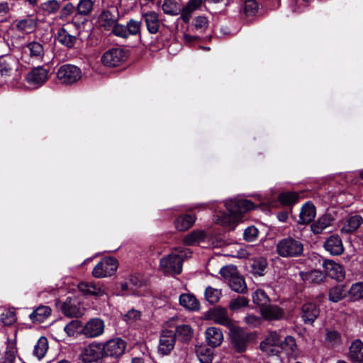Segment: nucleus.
Segmentation results:
<instances>
[{
    "label": "nucleus",
    "mask_w": 363,
    "mask_h": 363,
    "mask_svg": "<svg viewBox=\"0 0 363 363\" xmlns=\"http://www.w3.org/2000/svg\"><path fill=\"white\" fill-rule=\"evenodd\" d=\"M104 354L110 357H119L124 353L126 343L121 338L110 340L102 344Z\"/></svg>",
    "instance_id": "obj_9"
},
{
    "label": "nucleus",
    "mask_w": 363,
    "mask_h": 363,
    "mask_svg": "<svg viewBox=\"0 0 363 363\" xmlns=\"http://www.w3.org/2000/svg\"><path fill=\"white\" fill-rule=\"evenodd\" d=\"M179 303L189 311H198L200 305L196 297L190 294H183L179 297Z\"/></svg>",
    "instance_id": "obj_33"
},
{
    "label": "nucleus",
    "mask_w": 363,
    "mask_h": 363,
    "mask_svg": "<svg viewBox=\"0 0 363 363\" xmlns=\"http://www.w3.org/2000/svg\"><path fill=\"white\" fill-rule=\"evenodd\" d=\"M205 337L208 345L213 347L220 346L223 341V332L216 327L208 328L205 331Z\"/></svg>",
    "instance_id": "obj_23"
},
{
    "label": "nucleus",
    "mask_w": 363,
    "mask_h": 363,
    "mask_svg": "<svg viewBox=\"0 0 363 363\" xmlns=\"http://www.w3.org/2000/svg\"><path fill=\"white\" fill-rule=\"evenodd\" d=\"M319 313V308L313 303H307L302 306L301 318L306 324H312Z\"/></svg>",
    "instance_id": "obj_25"
},
{
    "label": "nucleus",
    "mask_w": 363,
    "mask_h": 363,
    "mask_svg": "<svg viewBox=\"0 0 363 363\" xmlns=\"http://www.w3.org/2000/svg\"><path fill=\"white\" fill-rule=\"evenodd\" d=\"M47 50L44 44L39 41H31L25 48V52L28 54L30 60L41 62L44 60Z\"/></svg>",
    "instance_id": "obj_11"
},
{
    "label": "nucleus",
    "mask_w": 363,
    "mask_h": 363,
    "mask_svg": "<svg viewBox=\"0 0 363 363\" xmlns=\"http://www.w3.org/2000/svg\"><path fill=\"white\" fill-rule=\"evenodd\" d=\"M104 357L102 343L93 342L85 347L80 354L84 363H99Z\"/></svg>",
    "instance_id": "obj_5"
},
{
    "label": "nucleus",
    "mask_w": 363,
    "mask_h": 363,
    "mask_svg": "<svg viewBox=\"0 0 363 363\" xmlns=\"http://www.w3.org/2000/svg\"><path fill=\"white\" fill-rule=\"evenodd\" d=\"M48 349V342L46 337H41L34 347L33 353L38 359H42L46 354Z\"/></svg>",
    "instance_id": "obj_45"
},
{
    "label": "nucleus",
    "mask_w": 363,
    "mask_h": 363,
    "mask_svg": "<svg viewBox=\"0 0 363 363\" xmlns=\"http://www.w3.org/2000/svg\"><path fill=\"white\" fill-rule=\"evenodd\" d=\"M118 21V18L117 15L111 13L108 10L103 11L99 17V26L106 30H111Z\"/></svg>",
    "instance_id": "obj_29"
},
{
    "label": "nucleus",
    "mask_w": 363,
    "mask_h": 363,
    "mask_svg": "<svg viewBox=\"0 0 363 363\" xmlns=\"http://www.w3.org/2000/svg\"><path fill=\"white\" fill-rule=\"evenodd\" d=\"M298 199V195L296 192H285L279 196V201L284 205H291Z\"/></svg>",
    "instance_id": "obj_55"
},
{
    "label": "nucleus",
    "mask_w": 363,
    "mask_h": 363,
    "mask_svg": "<svg viewBox=\"0 0 363 363\" xmlns=\"http://www.w3.org/2000/svg\"><path fill=\"white\" fill-rule=\"evenodd\" d=\"M141 26L142 23L140 21H138L135 19H130L127 24L126 28L128 33V35H138L141 33Z\"/></svg>",
    "instance_id": "obj_52"
},
{
    "label": "nucleus",
    "mask_w": 363,
    "mask_h": 363,
    "mask_svg": "<svg viewBox=\"0 0 363 363\" xmlns=\"http://www.w3.org/2000/svg\"><path fill=\"white\" fill-rule=\"evenodd\" d=\"M346 294V290L342 285L336 286L329 291V299L332 302H338L342 300Z\"/></svg>",
    "instance_id": "obj_47"
},
{
    "label": "nucleus",
    "mask_w": 363,
    "mask_h": 363,
    "mask_svg": "<svg viewBox=\"0 0 363 363\" xmlns=\"http://www.w3.org/2000/svg\"><path fill=\"white\" fill-rule=\"evenodd\" d=\"M104 331V321L99 318H93L88 321L83 328V334L86 337H95Z\"/></svg>",
    "instance_id": "obj_16"
},
{
    "label": "nucleus",
    "mask_w": 363,
    "mask_h": 363,
    "mask_svg": "<svg viewBox=\"0 0 363 363\" xmlns=\"http://www.w3.org/2000/svg\"><path fill=\"white\" fill-rule=\"evenodd\" d=\"M0 321L6 326L13 324L16 321L14 310L11 308H0Z\"/></svg>",
    "instance_id": "obj_41"
},
{
    "label": "nucleus",
    "mask_w": 363,
    "mask_h": 363,
    "mask_svg": "<svg viewBox=\"0 0 363 363\" xmlns=\"http://www.w3.org/2000/svg\"><path fill=\"white\" fill-rule=\"evenodd\" d=\"M262 316L267 320H278L284 318L285 313L281 307L268 304L260 308Z\"/></svg>",
    "instance_id": "obj_22"
},
{
    "label": "nucleus",
    "mask_w": 363,
    "mask_h": 363,
    "mask_svg": "<svg viewBox=\"0 0 363 363\" xmlns=\"http://www.w3.org/2000/svg\"><path fill=\"white\" fill-rule=\"evenodd\" d=\"M80 327V322L77 320H73L65 326L64 330L69 336H73L76 330Z\"/></svg>",
    "instance_id": "obj_62"
},
{
    "label": "nucleus",
    "mask_w": 363,
    "mask_h": 363,
    "mask_svg": "<svg viewBox=\"0 0 363 363\" xmlns=\"http://www.w3.org/2000/svg\"><path fill=\"white\" fill-rule=\"evenodd\" d=\"M196 221V216L191 214H182L174 220L175 229L179 232H184L191 228Z\"/></svg>",
    "instance_id": "obj_26"
},
{
    "label": "nucleus",
    "mask_w": 363,
    "mask_h": 363,
    "mask_svg": "<svg viewBox=\"0 0 363 363\" xmlns=\"http://www.w3.org/2000/svg\"><path fill=\"white\" fill-rule=\"evenodd\" d=\"M277 252L282 257L300 256L303 252V245L300 240L288 237L278 242Z\"/></svg>",
    "instance_id": "obj_3"
},
{
    "label": "nucleus",
    "mask_w": 363,
    "mask_h": 363,
    "mask_svg": "<svg viewBox=\"0 0 363 363\" xmlns=\"http://www.w3.org/2000/svg\"><path fill=\"white\" fill-rule=\"evenodd\" d=\"M26 79L31 85H42L48 79V70L42 67H35L27 74Z\"/></svg>",
    "instance_id": "obj_19"
},
{
    "label": "nucleus",
    "mask_w": 363,
    "mask_h": 363,
    "mask_svg": "<svg viewBox=\"0 0 363 363\" xmlns=\"http://www.w3.org/2000/svg\"><path fill=\"white\" fill-rule=\"evenodd\" d=\"M118 267V260L111 257L103 258L94 268L92 275L96 278H104L113 275Z\"/></svg>",
    "instance_id": "obj_4"
},
{
    "label": "nucleus",
    "mask_w": 363,
    "mask_h": 363,
    "mask_svg": "<svg viewBox=\"0 0 363 363\" xmlns=\"http://www.w3.org/2000/svg\"><path fill=\"white\" fill-rule=\"evenodd\" d=\"M57 77L63 84H72L81 78L82 73L77 66L65 65L58 69Z\"/></svg>",
    "instance_id": "obj_7"
},
{
    "label": "nucleus",
    "mask_w": 363,
    "mask_h": 363,
    "mask_svg": "<svg viewBox=\"0 0 363 363\" xmlns=\"http://www.w3.org/2000/svg\"><path fill=\"white\" fill-rule=\"evenodd\" d=\"M77 288L84 294L94 296H101L106 291L103 284L92 281H81L78 284Z\"/></svg>",
    "instance_id": "obj_12"
},
{
    "label": "nucleus",
    "mask_w": 363,
    "mask_h": 363,
    "mask_svg": "<svg viewBox=\"0 0 363 363\" xmlns=\"http://www.w3.org/2000/svg\"><path fill=\"white\" fill-rule=\"evenodd\" d=\"M363 223V218L359 215L349 216L345 220L340 229L342 233L349 234L356 231Z\"/></svg>",
    "instance_id": "obj_27"
},
{
    "label": "nucleus",
    "mask_w": 363,
    "mask_h": 363,
    "mask_svg": "<svg viewBox=\"0 0 363 363\" xmlns=\"http://www.w3.org/2000/svg\"><path fill=\"white\" fill-rule=\"evenodd\" d=\"M304 281L309 284H320L325 279V275L318 270H313L302 274Z\"/></svg>",
    "instance_id": "obj_43"
},
{
    "label": "nucleus",
    "mask_w": 363,
    "mask_h": 363,
    "mask_svg": "<svg viewBox=\"0 0 363 363\" xmlns=\"http://www.w3.org/2000/svg\"><path fill=\"white\" fill-rule=\"evenodd\" d=\"M141 19L149 33L155 35L160 32L162 22L159 13L155 11H143L141 13Z\"/></svg>",
    "instance_id": "obj_8"
},
{
    "label": "nucleus",
    "mask_w": 363,
    "mask_h": 363,
    "mask_svg": "<svg viewBox=\"0 0 363 363\" xmlns=\"http://www.w3.org/2000/svg\"><path fill=\"white\" fill-rule=\"evenodd\" d=\"M349 357L354 363L363 362V342L362 341L357 340L352 343Z\"/></svg>",
    "instance_id": "obj_30"
},
{
    "label": "nucleus",
    "mask_w": 363,
    "mask_h": 363,
    "mask_svg": "<svg viewBox=\"0 0 363 363\" xmlns=\"http://www.w3.org/2000/svg\"><path fill=\"white\" fill-rule=\"evenodd\" d=\"M140 318V312L136 310H130L125 315L124 319L126 321H135Z\"/></svg>",
    "instance_id": "obj_64"
},
{
    "label": "nucleus",
    "mask_w": 363,
    "mask_h": 363,
    "mask_svg": "<svg viewBox=\"0 0 363 363\" xmlns=\"http://www.w3.org/2000/svg\"><path fill=\"white\" fill-rule=\"evenodd\" d=\"M333 220V218L330 215H323L311 225V230L315 234H320L331 225Z\"/></svg>",
    "instance_id": "obj_31"
},
{
    "label": "nucleus",
    "mask_w": 363,
    "mask_h": 363,
    "mask_svg": "<svg viewBox=\"0 0 363 363\" xmlns=\"http://www.w3.org/2000/svg\"><path fill=\"white\" fill-rule=\"evenodd\" d=\"M323 267L326 274L332 279L341 281L345 278V272L343 267L333 260H325Z\"/></svg>",
    "instance_id": "obj_14"
},
{
    "label": "nucleus",
    "mask_w": 363,
    "mask_h": 363,
    "mask_svg": "<svg viewBox=\"0 0 363 363\" xmlns=\"http://www.w3.org/2000/svg\"><path fill=\"white\" fill-rule=\"evenodd\" d=\"M259 235V230L258 229L252 225L250 227H247L243 233V238L247 242H253L255 241Z\"/></svg>",
    "instance_id": "obj_58"
},
{
    "label": "nucleus",
    "mask_w": 363,
    "mask_h": 363,
    "mask_svg": "<svg viewBox=\"0 0 363 363\" xmlns=\"http://www.w3.org/2000/svg\"><path fill=\"white\" fill-rule=\"evenodd\" d=\"M0 363H23L18 354V349L15 340H8L7 346Z\"/></svg>",
    "instance_id": "obj_17"
},
{
    "label": "nucleus",
    "mask_w": 363,
    "mask_h": 363,
    "mask_svg": "<svg viewBox=\"0 0 363 363\" xmlns=\"http://www.w3.org/2000/svg\"><path fill=\"white\" fill-rule=\"evenodd\" d=\"M62 313L68 317H78L83 314L77 300L67 298L61 306Z\"/></svg>",
    "instance_id": "obj_21"
},
{
    "label": "nucleus",
    "mask_w": 363,
    "mask_h": 363,
    "mask_svg": "<svg viewBox=\"0 0 363 363\" xmlns=\"http://www.w3.org/2000/svg\"><path fill=\"white\" fill-rule=\"evenodd\" d=\"M220 274L226 282L238 274V269L234 265H228L222 267L220 270Z\"/></svg>",
    "instance_id": "obj_53"
},
{
    "label": "nucleus",
    "mask_w": 363,
    "mask_h": 363,
    "mask_svg": "<svg viewBox=\"0 0 363 363\" xmlns=\"http://www.w3.org/2000/svg\"><path fill=\"white\" fill-rule=\"evenodd\" d=\"M176 334L182 341L188 342L192 338L194 330L189 325H181L177 327Z\"/></svg>",
    "instance_id": "obj_44"
},
{
    "label": "nucleus",
    "mask_w": 363,
    "mask_h": 363,
    "mask_svg": "<svg viewBox=\"0 0 363 363\" xmlns=\"http://www.w3.org/2000/svg\"><path fill=\"white\" fill-rule=\"evenodd\" d=\"M203 0H188L186 4L181 8L180 18L185 23H189L195 11L203 4Z\"/></svg>",
    "instance_id": "obj_20"
},
{
    "label": "nucleus",
    "mask_w": 363,
    "mask_h": 363,
    "mask_svg": "<svg viewBox=\"0 0 363 363\" xmlns=\"http://www.w3.org/2000/svg\"><path fill=\"white\" fill-rule=\"evenodd\" d=\"M350 298L353 300H359L363 298V283L358 282L353 284L348 291Z\"/></svg>",
    "instance_id": "obj_49"
},
{
    "label": "nucleus",
    "mask_w": 363,
    "mask_h": 363,
    "mask_svg": "<svg viewBox=\"0 0 363 363\" xmlns=\"http://www.w3.org/2000/svg\"><path fill=\"white\" fill-rule=\"evenodd\" d=\"M196 353L201 363H211L213 359V351L206 345H199L196 348Z\"/></svg>",
    "instance_id": "obj_38"
},
{
    "label": "nucleus",
    "mask_w": 363,
    "mask_h": 363,
    "mask_svg": "<svg viewBox=\"0 0 363 363\" xmlns=\"http://www.w3.org/2000/svg\"><path fill=\"white\" fill-rule=\"evenodd\" d=\"M281 337L277 332H269L260 343V349L267 355H277L281 352Z\"/></svg>",
    "instance_id": "obj_6"
},
{
    "label": "nucleus",
    "mask_w": 363,
    "mask_h": 363,
    "mask_svg": "<svg viewBox=\"0 0 363 363\" xmlns=\"http://www.w3.org/2000/svg\"><path fill=\"white\" fill-rule=\"evenodd\" d=\"M74 11V6L72 3H67L61 9L59 18L62 20H66L72 14Z\"/></svg>",
    "instance_id": "obj_61"
},
{
    "label": "nucleus",
    "mask_w": 363,
    "mask_h": 363,
    "mask_svg": "<svg viewBox=\"0 0 363 363\" xmlns=\"http://www.w3.org/2000/svg\"><path fill=\"white\" fill-rule=\"evenodd\" d=\"M186 257V252L184 250L178 253L172 252L160 259V269L165 274H179L182 271V263Z\"/></svg>",
    "instance_id": "obj_2"
},
{
    "label": "nucleus",
    "mask_w": 363,
    "mask_h": 363,
    "mask_svg": "<svg viewBox=\"0 0 363 363\" xmlns=\"http://www.w3.org/2000/svg\"><path fill=\"white\" fill-rule=\"evenodd\" d=\"M94 1L92 0H80L77 5L79 14L86 16L91 13L93 9Z\"/></svg>",
    "instance_id": "obj_54"
},
{
    "label": "nucleus",
    "mask_w": 363,
    "mask_h": 363,
    "mask_svg": "<svg viewBox=\"0 0 363 363\" xmlns=\"http://www.w3.org/2000/svg\"><path fill=\"white\" fill-rule=\"evenodd\" d=\"M206 234L203 230H194L186 235L184 238V243L186 245H194L204 240Z\"/></svg>",
    "instance_id": "obj_40"
},
{
    "label": "nucleus",
    "mask_w": 363,
    "mask_h": 363,
    "mask_svg": "<svg viewBox=\"0 0 363 363\" xmlns=\"http://www.w3.org/2000/svg\"><path fill=\"white\" fill-rule=\"evenodd\" d=\"M324 247L332 255H340L344 252L342 240L338 235H331L328 238L324 243Z\"/></svg>",
    "instance_id": "obj_24"
},
{
    "label": "nucleus",
    "mask_w": 363,
    "mask_h": 363,
    "mask_svg": "<svg viewBox=\"0 0 363 363\" xmlns=\"http://www.w3.org/2000/svg\"><path fill=\"white\" fill-rule=\"evenodd\" d=\"M252 301L255 304L262 308L267 306L270 300L269 296L263 290L258 289L253 293Z\"/></svg>",
    "instance_id": "obj_48"
},
{
    "label": "nucleus",
    "mask_w": 363,
    "mask_h": 363,
    "mask_svg": "<svg viewBox=\"0 0 363 363\" xmlns=\"http://www.w3.org/2000/svg\"><path fill=\"white\" fill-rule=\"evenodd\" d=\"M176 334L173 331H164L160 336L158 351L163 355L168 354L174 348Z\"/></svg>",
    "instance_id": "obj_15"
},
{
    "label": "nucleus",
    "mask_w": 363,
    "mask_h": 363,
    "mask_svg": "<svg viewBox=\"0 0 363 363\" xmlns=\"http://www.w3.org/2000/svg\"><path fill=\"white\" fill-rule=\"evenodd\" d=\"M315 214L316 211L315 206L309 202L306 203L301 209L298 223H309L314 219Z\"/></svg>",
    "instance_id": "obj_28"
},
{
    "label": "nucleus",
    "mask_w": 363,
    "mask_h": 363,
    "mask_svg": "<svg viewBox=\"0 0 363 363\" xmlns=\"http://www.w3.org/2000/svg\"><path fill=\"white\" fill-rule=\"evenodd\" d=\"M281 352L282 350L287 353L294 352L296 349V343L294 337L288 335L285 337L284 341L280 342Z\"/></svg>",
    "instance_id": "obj_50"
},
{
    "label": "nucleus",
    "mask_w": 363,
    "mask_h": 363,
    "mask_svg": "<svg viewBox=\"0 0 363 363\" xmlns=\"http://www.w3.org/2000/svg\"><path fill=\"white\" fill-rule=\"evenodd\" d=\"M125 59V53L121 48H111L104 53L101 62L107 67L118 66Z\"/></svg>",
    "instance_id": "obj_10"
},
{
    "label": "nucleus",
    "mask_w": 363,
    "mask_h": 363,
    "mask_svg": "<svg viewBox=\"0 0 363 363\" xmlns=\"http://www.w3.org/2000/svg\"><path fill=\"white\" fill-rule=\"evenodd\" d=\"M325 342L330 346H335L341 342V336L335 330H328L325 335Z\"/></svg>",
    "instance_id": "obj_57"
},
{
    "label": "nucleus",
    "mask_w": 363,
    "mask_h": 363,
    "mask_svg": "<svg viewBox=\"0 0 363 363\" xmlns=\"http://www.w3.org/2000/svg\"><path fill=\"white\" fill-rule=\"evenodd\" d=\"M37 26V18L31 16L16 21V27L18 30L21 32L30 33Z\"/></svg>",
    "instance_id": "obj_32"
},
{
    "label": "nucleus",
    "mask_w": 363,
    "mask_h": 363,
    "mask_svg": "<svg viewBox=\"0 0 363 363\" xmlns=\"http://www.w3.org/2000/svg\"><path fill=\"white\" fill-rule=\"evenodd\" d=\"M225 206L230 216L224 215L219 220V223L224 226H230L235 223L239 215L255 208L254 203L246 199H231L227 201Z\"/></svg>",
    "instance_id": "obj_1"
},
{
    "label": "nucleus",
    "mask_w": 363,
    "mask_h": 363,
    "mask_svg": "<svg viewBox=\"0 0 363 363\" xmlns=\"http://www.w3.org/2000/svg\"><path fill=\"white\" fill-rule=\"evenodd\" d=\"M126 28V25L119 24L117 22L111 30L117 37L128 38L129 35Z\"/></svg>",
    "instance_id": "obj_59"
},
{
    "label": "nucleus",
    "mask_w": 363,
    "mask_h": 363,
    "mask_svg": "<svg viewBox=\"0 0 363 363\" xmlns=\"http://www.w3.org/2000/svg\"><path fill=\"white\" fill-rule=\"evenodd\" d=\"M208 318L214 323L230 328L232 320L228 315L226 308L216 307L208 312Z\"/></svg>",
    "instance_id": "obj_13"
},
{
    "label": "nucleus",
    "mask_w": 363,
    "mask_h": 363,
    "mask_svg": "<svg viewBox=\"0 0 363 363\" xmlns=\"http://www.w3.org/2000/svg\"><path fill=\"white\" fill-rule=\"evenodd\" d=\"M249 300L244 296H238L236 298H233L230 301L229 308L231 311H238L242 307L248 306Z\"/></svg>",
    "instance_id": "obj_56"
},
{
    "label": "nucleus",
    "mask_w": 363,
    "mask_h": 363,
    "mask_svg": "<svg viewBox=\"0 0 363 363\" xmlns=\"http://www.w3.org/2000/svg\"><path fill=\"white\" fill-rule=\"evenodd\" d=\"M227 283L230 288L237 293L245 294L247 290L244 278L239 274Z\"/></svg>",
    "instance_id": "obj_37"
},
{
    "label": "nucleus",
    "mask_w": 363,
    "mask_h": 363,
    "mask_svg": "<svg viewBox=\"0 0 363 363\" xmlns=\"http://www.w3.org/2000/svg\"><path fill=\"white\" fill-rule=\"evenodd\" d=\"M267 267V262L264 257H257L252 259L251 272L255 275L263 276Z\"/></svg>",
    "instance_id": "obj_42"
},
{
    "label": "nucleus",
    "mask_w": 363,
    "mask_h": 363,
    "mask_svg": "<svg viewBox=\"0 0 363 363\" xmlns=\"http://www.w3.org/2000/svg\"><path fill=\"white\" fill-rule=\"evenodd\" d=\"M258 9V5L255 0L245 1V12L247 16L254 15Z\"/></svg>",
    "instance_id": "obj_60"
},
{
    "label": "nucleus",
    "mask_w": 363,
    "mask_h": 363,
    "mask_svg": "<svg viewBox=\"0 0 363 363\" xmlns=\"http://www.w3.org/2000/svg\"><path fill=\"white\" fill-rule=\"evenodd\" d=\"M163 13L169 16H177L181 12V7L177 0H163L161 4Z\"/></svg>",
    "instance_id": "obj_34"
},
{
    "label": "nucleus",
    "mask_w": 363,
    "mask_h": 363,
    "mask_svg": "<svg viewBox=\"0 0 363 363\" xmlns=\"http://www.w3.org/2000/svg\"><path fill=\"white\" fill-rule=\"evenodd\" d=\"M15 65V60L11 57L0 58V74L1 76H10Z\"/></svg>",
    "instance_id": "obj_46"
},
{
    "label": "nucleus",
    "mask_w": 363,
    "mask_h": 363,
    "mask_svg": "<svg viewBox=\"0 0 363 363\" xmlns=\"http://www.w3.org/2000/svg\"><path fill=\"white\" fill-rule=\"evenodd\" d=\"M209 25L208 19L205 16H198L193 20L191 30L198 33H203Z\"/></svg>",
    "instance_id": "obj_39"
},
{
    "label": "nucleus",
    "mask_w": 363,
    "mask_h": 363,
    "mask_svg": "<svg viewBox=\"0 0 363 363\" xmlns=\"http://www.w3.org/2000/svg\"><path fill=\"white\" fill-rule=\"evenodd\" d=\"M231 343L233 348L238 352L245 350L247 345V336L239 329H233L230 332Z\"/></svg>",
    "instance_id": "obj_18"
},
{
    "label": "nucleus",
    "mask_w": 363,
    "mask_h": 363,
    "mask_svg": "<svg viewBox=\"0 0 363 363\" xmlns=\"http://www.w3.org/2000/svg\"><path fill=\"white\" fill-rule=\"evenodd\" d=\"M77 39L75 35H71L65 28H61L57 33L58 41L68 48L74 47Z\"/></svg>",
    "instance_id": "obj_36"
},
{
    "label": "nucleus",
    "mask_w": 363,
    "mask_h": 363,
    "mask_svg": "<svg viewBox=\"0 0 363 363\" xmlns=\"http://www.w3.org/2000/svg\"><path fill=\"white\" fill-rule=\"evenodd\" d=\"M51 314V308L46 306H38L30 315V318L33 323H42Z\"/></svg>",
    "instance_id": "obj_35"
},
{
    "label": "nucleus",
    "mask_w": 363,
    "mask_h": 363,
    "mask_svg": "<svg viewBox=\"0 0 363 363\" xmlns=\"http://www.w3.org/2000/svg\"><path fill=\"white\" fill-rule=\"evenodd\" d=\"M221 290L208 286L205 291L206 300L211 303H217L221 296Z\"/></svg>",
    "instance_id": "obj_51"
},
{
    "label": "nucleus",
    "mask_w": 363,
    "mask_h": 363,
    "mask_svg": "<svg viewBox=\"0 0 363 363\" xmlns=\"http://www.w3.org/2000/svg\"><path fill=\"white\" fill-rule=\"evenodd\" d=\"M59 8L60 4L57 0H49L43 4V9L49 13H55Z\"/></svg>",
    "instance_id": "obj_63"
}]
</instances>
